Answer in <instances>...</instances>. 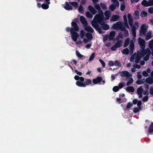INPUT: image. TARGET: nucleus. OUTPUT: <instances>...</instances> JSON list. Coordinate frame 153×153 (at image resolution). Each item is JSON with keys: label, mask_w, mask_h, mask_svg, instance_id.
<instances>
[{"label": "nucleus", "mask_w": 153, "mask_h": 153, "mask_svg": "<svg viewBox=\"0 0 153 153\" xmlns=\"http://www.w3.org/2000/svg\"><path fill=\"white\" fill-rule=\"evenodd\" d=\"M138 44L140 45L141 49L140 51H138L137 53H134V58L135 62L138 63L141 58L145 56L143 59L144 60L147 61L151 54V51L149 48L145 50L146 42L144 40L140 38L138 39Z\"/></svg>", "instance_id": "1"}, {"label": "nucleus", "mask_w": 153, "mask_h": 153, "mask_svg": "<svg viewBox=\"0 0 153 153\" xmlns=\"http://www.w3.org/2000/svg\"><path fill=\"white\" fill-rule=\"evenodd\" d=\"M97 10L99 13L95 15L94 18V20L91 22V24L92 27L97 31L99 33L102 34L104 33L102 32V29L97 23V21L104 19V17L103 13L101 8Z\"/></svg>", "instance_id": "2"}, {"label": "nucleus", "mask_w": 153, "mask_h": 153, "mask_svg": "<svg viewBox=\"0 0 153 153\" xmlns=\"http://www.w3.org/2000/svg\"><path fill=\"white\" fill-rule=\"evenodd\" d=\"M132 74L129 73L127 71H124L120 72V76L122 77V80L124 81H127L129 78L132 77Z\"/></svg>", "instance_id": "3"}, {"label": "nucleus", "mask_w": 153, "mask_h": 153, "mask_svg": "<svg viewBox=\"0 0 153 153\" xmlns=\"http://www.w3.org/2000/svg\"><path fill=\"white\" fill-rule=\"evenodd\" d=\"M148 28V26L145 24L142 25L140 28L139 33L140 36L145 35L146 33Z\"/></svg>", "instance_id": "4"}, {"label": "nucleus", "mask_w": 153, "mask_h": 153, "mask_svg": "<svg viewBox=\"0 0 153 153\" xmlns=\"http://www.w3.org/2000/svg\"><path fill=\"white\" fill-rule=\"evenodd\" d=\"M104 19L97 21V23L100 25L102 26V29L103 30H107L110 28L109 26L105 23Z\"/></svg>", "instance_id": "5"}, {"label": "nucleus", "mask_w": 153, "mask_h": 153, "mask_svg": "<svg viewBox=\"0 0 153 153\" xmlns=\"http://www.w3.org/2000/svg\"><path fill=\"white\" fill-rule=\"evenodd\" d=\"M142 102L140 101H138L137 99H134V105L137 104V108L135 107L134 108V113L137 112L140 110H141L140 105Z\"/></svg>", "instance_id": "6"}, {"label": "nucleus", "mask_w": 153, "mask_h": 153, "mask_svg": "<svg viewBox=\"0 0 153 153\" xmlns=\"http://www.w3.org/2000/svg\"><path fill=\"white\" fill-rule=\"evenodd\" d=\"M72 26L73 27V28H71L72 31H78L79 30V28L77 24L75 22H73L71 23Z\"/></svg>", "instance_id": "7"}, {"label": "nucleus", "mask_w": 153, "mask_h": 153, "mask_svg": "<svg viewBox=\"0 0 153 153\" xmlns=\"http://www.w3.org/2000/svg\"><path fill=\"white\" fill-rule=\"evenodd\" d=\"M71 37L72 39L74 42L76 41L79 35L76 31H73L71 33Z\"/></svg>", "instance_id": "8"}, {"label": "nucleus", "mask_w": 153, "mask_h": 153, "mask_svg": "<svg viewBox=\"0 0 153 153\" xmlns=\"http://www.w3.org/2000/svg\"><path fill=\"white\" fill-rule=\"evenodd\" d=\"M133 19L128 20V24L130 26H131V32L133 36L132 39L134 40V25H133Z\"/></svg>", "instance_id": "9"}, {"label": "nucleus", "mask_w": 153, "mask_h": 153, "mask_svg": "<svg viewBox=\"0 0 153 153\" xmlns=\"http://www.w3.org/2000/svg\"><path fill=\"white\" fill-rule=\"evenodd\" d=\"M102 80V78L101 77H97L96 79H93V82L94 84H100Z\"/></svg>", "instance_id": "10"}, {"label": "nucleus", "mask_w": 153, "mask_h": 153, "mask_svg": "<svg viewBox=\"0 0 153 153\" xmlns=\"http://www.w3.org/2000/svg\"><path fill=\"white\" fill-rule=\"evenodd\" d=\"M121 23V22H117L116 24L113 25L111 28L114 30H118Z\"/></svg>", "instance_id": "11"}, {"label": "nucleus", "mask_w": 153, "mask_h": 153, "mask_svg": "<svg viewBox=\"0 0 153 153\" xmlns=\"http://www.w3.org/2000/svg\"><path fill=\"white\" fill-rule=\"evenodd\" d=\"M88 9L90 12L93 15H95L97 13V11L91 5H89L88 7Z\"/></svg>", "instance_id": "12"}, {"label": "nucleus", "mask_w": 153, "mask_h": 153, "mask_svg": "<svg viewBox=\"0 0 153 153\" xmlns=\"http://www.w3.org/2000/svg\"><path fill=\"white\" fill-rule=\"evenodd\" d=\"M116 34L115 32L114 31H111L109 34L108 36V39L109 41H111L113 39L114 37Z\"/></svg>", "instance_id": "13"}, {"label": "nucleus", "mask_w": 153, "mask_h": 153, "mask_svg": "<svg viewBox=\"0 0 153 153\" xmlns=\"http://www.w3.org/2000/svg\"><path fill=\"white\" fill-rule=\"evenodd\" d=\"M65 5L64 6V8L67 10H73V7L72 6L70 5L67 1H66L65 3Z\"/></svg>", "instance_id": "14"}, {"label": "nucleus", "mask_w": 153, "mask_h": 153, "mask_svg": "<svg viewBox=\"0 0 153 153\" xmlns=\"http://www.w3.org/2000/svg\"><path fill=\"white\" fill-rule=\"evenodd\" d=\"M81 22L85 25H87V22L85 18L83 16H81L80 18Z\"/></svg>", "instance_id": "15"}, {"label": "nucleus", "mask_w": 153, "mask_h": 153, "mask_svg": "<svg viewBox=\"0 0 153 153\" xmlns=\"http://www.w3.org/2000/svg\"><path fill=\"white\" fill-rule=\"evenodd\" d=\"M104 15L105 17H104V20H108L111 16V13L108 10L105 11L104 13Z\"/></svg>", "instance_id": "16"}, {"label": "nucleus", "mask_w": 153, "mask_h": 153, "mask_svg": "<svg viewBox=\"0 0 153 153\" xmlns=\"http://www.w3.org/2000/svg\"><path fill=\"white\" fill-rule=\"evenodd\" d=\"M120 16L118 15H113L111 19V21L115 22L117 21L119 18Z\"/></svg>", "instance_id": "17"}, {"label": "nucleus", "mask_w": 153, "mask_h": 153, "mask_svg": "<svg viewBox=\"0 0 153 153\" xmlns=\"http://www.w3.org/2000/svg\"><path fill=\"white\" fill-rule=\"evenodd\" d=\"M152 31H149L147 33L145 37L146 40H148L152 38Z\"/></svg>", "instance_id": "18"}, {"label": "nucleus", "mask_w": 153, "mask_h": 153, "mask_svg": "<svg viewBox=\"0 0 153 153\" xmlns=\"http://www.w3.org/2000/svg\"><path fill=\"white\" fill-rule=\"evenodd\" d=\"M86 25L85 26V29L87 31L91 33L94 32V30L92 27L90 26H88L87 25Z\"/></svg>", "instance_id": "19"}, {"label": "nucleus", "mask_w": 153, "mask_h": 153, "mask_svg": "<svg viewBox=\"0 0 153 153\" xmlns=\"http://www.w3.org/2000/svg\"><path fill=\"white\" fill-rule=\"evenodd\" d=\"M142 86H141L140 88H138L137 90V94L138 95L139 97L140 98L142 97V92L143 91V89L142 88Z\"/></svg>", "instance_id": "20"}, {"label": "nucleus", "mask_w": 153, "mask_h": 153, "mask_svg": "<svg viewBox=\"0 0 153 153\" xmlns=\"http://www.w3.org/2000/svg\"><path fill=\"white\" fill-rule=\"evenodd\" d=\"M130 41V38H128L125 39L124 41V44L123 45L124 47H127L129 44Z\"/></svg>", "instance_id": "21"}, {"label": "nucleus", "mask_w": 153, "mask_h": 153, "mask_svg": "<svg viewBox=\"0 0 153 153\" xmlns=\"http://www.w3.org/2000/svg\"><path fill=\"white\" fill-rule=\"evenodd\" d=\"M146 82L150 84L153 83V79L150 77H148L146 79Z\"/></svg>", "instance_id": "22"}, {"label": "nucleus", "mask_w": 153, "mask_h": 153, "mask_svg": "<svg viewBox=\"0 0 153 153\" xmlns=\"http://www.w3.org/2000/svg\"><path fill=\"white\" fill-rule=\"evenodd\" d=\"M141 4L145 7H149V1L146 0H143L141 2Z\"/></svg>", "instance_id": "23"}, {"label": "nucleus", "mask_w": 153, "mask_h": 153, "mask_svg": "<svg viewBox=\"0 0 153 153\" xmlns=\"http://www.w3.org/2000/svg\"><path fill=\"white\" fill-rule=\"evenodd\" d=\"M76 84L77 86L80 87H85V85L84 83L80 81H78L76 82Z\"/></svg>", "instance_id": "24"}, {"label": "nucleus", "mask_w": 153, "mask_h": 153, "mask_svg": "<svg viewBox=\"0 0 153 153\" xmlns=\"http://www.w3.org/2000/svg\"><path fill=\"white\" fill-rule=\"evenodd\" d=\"M126 90L127 91L132 92H134V87L131 86H129L126 88Z\"/></svg>", "instance_id": "25"}, {"label": "nucleus", "mask_w": 153, "mask_h": 153, "mask_svg": "<svg viewBox=\"0 0 153 153\" xmlns=\"http://www.w3.org/2000/svg\"><path fill=\"white\" fill-rule=\"evenodd\" d=\"M127 81V82L126 83V85L127 86H129L133 83V79L132 78H131L130 77L128 78Z\"/></svg>", "instance_id": "26"}, {"label": "nucleus", "mask_w": 153, "mask_h": 153, "mask_svg": "<svg viewBox=\"0 0 153 153\" xmlns=\"http://www.w3.org/2000/svg\"><path fill=\"white\" fill-rule=\"evenodd\" d=\"M84 83L86 87L87 85H89L91 83V80L90 79H86Z\"/></svg>", "instance_id": "27"}, {"label": "nucleus", "mask_w": 153, "mask_h": 153, "mask_svg": "<svg viewBox=\"0 0 153 153\" xmlns=\"http://www.w3.org/2000/svg\"><path fill=\"white\" fill-rule=\"evenodd\" d=\"M122 41L121 40H118L117 42L114 45L117 48H120L121 45Z\"/></svg>", "instance_id": "28"}, {"label": "nucleus", "mask_w": 153, "mask_h": 153, "mask_svg": "<svg viewBox=\"0 0 153 153\" xmlns=\"http://www.w3.org/2000/svg\"><path fill=\"white\" fill-rule=\"evenodd\" d=\"M86 36L88 39L91 40L93 39V37L91 33H87L86 34Z\"/></svg>", "instance_id": "29"}, {"label": "nucleus", "mask_w": 153, "mask_h": 153, "mask_svg": "<svg viewBox=\"0 0 153 153\" xmlns=\"http://www.w3.org/2000/svg\"><path fill=\"white\" fill-rule=\"evenodd\" d=\"M133 105L132 103L131 102H128L126 108L124 109L125 111L128 109Z\"/></svg>", "instance_id": "30"}, {"label": "nucleus", "mask_w": 153, "mask_h": 153, "mask_svg": "<svg viewBox=\"0 0 153 153\" xmlns=\"http://www.w3.org/2000/svg\"><path fill=\"white\" fill-rule=\"evenodd\" d=\"M122 53L123 54L127 55L129 53L128 49L126 48H124L122 51Z\"/></svg>", "instance_id": "31"}, {"label": "nucleus", "mask_w": 153, "mask_h": 153, "mask_svg": "<svg viewBox=\"0 0 153 153\" xmlns=\"http://www.w3.org/2000/svg\"><path fill=\"white\" fill-rule=\"evenodd\" d=\"M69 3L74 7H78V4L76 2L70 1Z\"/></svg>", "instance_id": "32"}, {"label": "nucleus", "mask_w": 153, "mask_h": 153, "mask_svg": "<svg viewBox=\"0 0 153 153\" xmlns=\"http://www.w3.org/2000/svg\"><path fill=\"white\" fill-rule=\"evenodd\" d=\"M149 47L151 50H152L153 49V39L149 41Z\"/></svg>", "instance_id": "33"}, {"label": "nucleus", "mask_w": 153, "mask_h": 153, "mask_svg": "<svg viewBox=\"0 0 153 153\" xmlns=\"http://www.w3.org/2000/svg\"><path fill=\"white\" fill-rule=\"evenodd\" d=\"M130 49L131 51H133L134 50V42L132 40L131 41V44L129 46Z\"/></svg>", "instance_id": "34"}, {"label": "nucleus", "mask_w": 153, "mask_h": 153, "mask_svg": "<svg viewBox=\"0 0 153 153\" xmlns=\"http://www.w3.org/2000/svg\"><path fill=\"white\" fill-rule=\"evenodd\" d=\"M147 13L145 11H142L140 14V16L142 17H146L147 16Z\"/></svg>", "instance_id": "35"}, {"label": "nucleus", "mask_w": 153, "mask_h": 153, "mask_svg": "<svg viewBox=\"0 0 153 153\" xmlns=\"http://www.w3.org/2000/svg\"><path fill=\"white\" fill-rule=\"evenodd\" d=\"M41 7L44 9H47L48 8L49 6L45 4H43L41 5Z\"/></svg>", "instance_id": "36"}, {"label": "nucleus", "mask_w": 153, "mask_h": 153, "mask_svg": "<svg viewBox=\"0 0 153 153\" xmlns=\"http://www.w3.org/2000/svg\"><path fill=\"white\" fill-rule=\"evenodd\" d=\"M114 64L115 65L118 66L119 67H121L122 65L121 63L117 60L115 61Z\"/></svg>", "instance_id": "37"}, {"label": "nucleus", "mask_w": 153, "mask_h": 153, "mask_svg": "<svg viewBox=\"0 0 153 153\" xmlns=\"http://www.w3.org/2000/svg\"><path fill=\"white\" fill-rule=\"evenodd\" d=\"M78 11L81 13H83V7L82 5H80L78 8Z\"/></svg>", "instance_id": "38"}, {"label": "nucleus", "mask_w": 153, "mask_h": 153, "mask_svg": "<svg viewBox=\"0 0 153 153\" xmlns=\"http://www.w3.org/2000/svg\"><path fill=\"white\" fill-rule=\"evenodd\" d=\"M139 18V13L138 11L134 12V19H138Z\"/></svg>", "instance_id": "39"}, {"label": "nucleus", "mask_w": 153, "mask_h": 153, "mask_svg": "<svg viewBox=\"0 0 153 153\" xmlns=\"http://www.w3.org/2000/svg\"><path fill=\"white\" fill-rule=\"evenodd\" d=\"M94 57L95 53H93L91 54V56H90L88 60L90 62L92 61Z\"/></svg>", "instance_id": "40"}, {"label": "nucleus", "mask_w": 153, "mask_h": 153, "mask_svg": "<svg viewBox=\"0 0 153 153\" xmlns=\"http://www.w3.org/2000/svg\"><path fill=\"white\" fill-rule=\"evenodd\" d=\"M116 8V6L114 5L111 4L109 6V9L111 11H113Z\"/></svg>", "instance_id": "41"}, {"label": "nucleus", "mask_w": 153, "mask_h": 153, "mask_svg": "<svg viewBox=\"0 0 153 153\" xmlns=\"http://www.w3.org/2000/svg\"><path fill=\"white\" fill-rule=\"evenodd\" d=\"M76 54L79 58H82L83 55L81 54L78 51H76Z\"/></svg>", "instance_id": "42"}, {"label": "nucleus", "mask_w": 153, "mask_h": 153, "mask_svg": "<svg viewBox=\"0 0 153 153\" xmlns=\"http://www.w3.org/2000/svg\"><path fill=\"white\" fill-rule=\"evenodd\" d=\"M125 7V3H123L121 4L120 5V10L122 11H123L124 10Z\"/></svg>", "instance_id": "43"}, {"label": "nucleus", "mask_w": 153, "mask_h": 153, "mask_svg": "<svg viewBox=\"0 0 153 153\" xmlns=\"http://www.w3.org/2000/svg\"><path fill=\"white\" fill-rule=\"evenodd\" d=\"M86 16L88 18H91L93 17L92 15L89 12H87L85 13Z\"/></svg>", "instance_id": "44"}, {"label": "nucleus", "mask_w": 153, "mask_h": 153, "mask_svg": "<svg viewBox=\"0 0 153 153\" xmlns=\"http://www.w3.org/2000/svg\"><path fill=\"white\" fill-rule=\"evenodd\" d=\"M119 30L121 31H124L126 30L125 27L123 26L122 23H121Z\"/></svg>", "instance_id": "45"}, {"label": "nucleus", "mask_w": 153, "mask_h": 153, "mask_svg": "<svg viewBox=\"0 0 153 153\" xmlns=\"http://www.w3.org/2000/svg\"><path fill=\"white\" fill-rule=\"evenodd\" d=\"M119 90V88L118 86H115L113 88V90L114 92L118 91Z\"/></svg>", "instance_id": "46"}, {"label": "nucleus", "mask_w": 153, "mask_h": 153, "mask_svg": "<svg viewBox=\"0 0 153 153\" xmlns=\"http://www.w3.org/2000/svg\"><path fill=\"white\" fill-rule=\"evenodd\" d=\"M100 5L101 7L102 8V9L104 10H105L107 8V7L104 3H100Z\"/></svg>", "instance_id": "47"}, {"label": "nucleus", "mask_w": 153, "mask_h": 153, "mask_svg": "<svg viewBox=\"0 0 153 153\" xmlns=\"http://www.w3.org/2000/svg\"><path fill=\"white\" fill-rule=\"evenodd\" d=\"M85 32L83 30H81L80 32V36L81 39L83 38L85 36Z\"/></svg>", "instance_id": "48"}, {"label": "nucleus", "mask_w": 153, "mask_h": 153, "mask_svg": "<svg viewBox=\"0 0 153 153\" xmlns=\"http://www.w3.org/2000/svg\"><path fill=\"white\" fill-rule=\"evenodd\" d=\"M149 131L150 132H153V122L151 123L149 129Z\"/></svg>", "instance_id": "49"}, {"label": "nucleus", "mask_w": 153, "mask_h": 153, "mask_svg": "<svg viewBox=\"0 0 153 153\" xmlns=\"http://www.w3.org/2000/svg\"><path fill=\"white\" fill-rule=\"evenodd\" d=\"M148 12L150 14L153 13V7H151L149 8L148 10Z\"/></svg>", "instance_id": "50"}, {"label": "nucleus", "mask_w": 153, "mask_h": 153, "mask_svg": "<svg viewBox=\"0 0 153 153\" xmlns=\"http://www.w3.org/2000/svg\"><path fill=\"white\" fill-rule=\"evenodd\" d=\"M142 75L145 77H147L149 76L148 73L146 71H144L142 73Z\"/></svg>", "instance_id": "51"}, {"label": "nucleus", "mask_w": 153, "mask_h": 153, "mask_svg": "<svg viewBox=\"0 0 153 153\" xmlns=\"http://www.w3.org/2000/svg\"><path fill=\"white\" fill-rule=\"evenodd\" d=\"M99 61L100 63L102 64V67H105V64L104 61L101 59H100Z\"/></svg>", "instance_id": "52"}, {"label": "nucleus", "mask_w": 153, "mask_h": 153, "mask_svg": "<svg viewBox=\"0 0 153 153\" xmlns=\"http://www.w3.org/2000/svg\"><path fill=\"white\" fill-rule=\"evenodd\" d=\"M125 85V83L123 82H121L118 85V87L120 88H123L124 85Z\"/></svg>", "instance_id": "53"}, {"label": "nucleus", "mask_w": 153, "mask_h": 153, "mask_svg": "<svg viewBox=\"0 0 153 153\" xmlns=\"http://www.w3.org/2000/svg\"><path fill=\"white\" fill-rule=\"evenodd\" d=\"M94 7L97 10L100 9L101 8L99 4H95Z\"/></svg>", "instance_id": "54"}, {"label": "nucleus", "mask_w": 153, "mask_h": 153, "mask_svg": "<svg viewBox=\"0 0 153 153\" xmlns=\"http://www.w3.org/2000/svg\"><path fill=\"white\" fill-rule=\"evenodd\" d=\"M108 65L110 66H112L114 65V63L112 61H109L108 63Z\"/></svg>", "instance_id": "55"}, {"label": "nucleus", "mask_w": 153, "mask_h": 153, "mask_svg": "<svg viewBox=\"0 0 153 153\" xmlns=\"http://www.w3.org/2000/svg\"><path fill=\"white\" fill-rule=\"evenodd\" d=\"M124 25L125 27H126L128 29L129 28L127 22H124Z\"/></svg>", "instance_id": "56"}, {"label": "nucleus", "mask_w": 153, "mask_h": 153, "mask_svg": "<svg viewBox=\"0 0 153 153\" xmlns=\"http://www.w3.org/2000/svg\"><path fill=\"white\" fill-rule=\"evenodd\" d=\"M66 31H67V32H69L70 31L71 33L73 31H72L71 28L70 27H67L66 28Z\"/></svg>", "instance_id": "57"}, {"label": "nucleus", "mask_w": 153, "mask_h": 153, "mask_svg": "<svg viewBox=\"0 0 153 153\" xmlns=\"http://www.w3.org/2000/svg\"><path fill=\"white\" fill-rule=\"evenodd\" d=\"M74 72L79 76H81L82 75V73L81 72L78 71L76 70H74Z\"/></svg>", "instance_id": "58"}, {"label": "nucleus", "mask_w": 153, "mask_h": 153, "mask_svg": "<svg viewBox=\"0 0 153 153\" xmlns=\"http://www.w3.org/2000/svg\"><path fill=\"white\" fill-rule=\"evenodd\" d=\"M149 6H153V0H148Z\"/></svg>", "instance_id": "59"}, {"label": "nucleus", "mask_w": 153, "mask_h": 153, "mask_svg": "<svg viewBox=\"0 0 153 153\" xmlns=\"http://www.w3.org/2000/svg\"><path fill=\"white\" fill-rule=\"evenodd\" d=\"M148 97L147 96H145L143 99V101L144 102H146L148 100Z\"/></svg>", "instance_id": "60"}, {"label": "nucleus", "mask_w": 153, "mask_h": 153, "mask_svg": "<svg viewBox=\"0 0 153 153\" xmlns=\"http://www.w3.org/2000/svg\"><path fill=\"white\" fill-rule=\"evenodd\" d=\"M130 61L132 62H134V53L132 54L130 59Z\"/></svg>", "instance_id": "61"}, {"label": "nucleus", "mask_w": 153, "mask_h": 153, "mask_svg": "<svg viewBox=\"0 0 153 153\" xmlns=\"http://www.w3.org/2000/svg\"><path fill=\"white\" fill-rule=\"evenodd\" d=\"M150 94L152 95H153V87H151L150 89Z\"/></svg>", "instance_id": "62"}, {"label": "nucleus", "mask_w": 153, "mask_h": 153, "mask_svg": "<svg viewBox=\"0 0 153 153\" xmlns=\"http://www.w3.org/2000/svg\"><path fill=\"white\" fill-rule=\"evenodd\" d=\"M117 48L114 45V46L111 47V49L113 51H115L116 50Z\"/></svg>", "instance_id": "63"}, {"label": "nucleus", "mask_w": 153, "mask_h": 153, "mask_svg": "<svg viewBox=\"0 0 153 153\" xmlns=\"http://www.w3.org/2000/svg\"><path fill=\"white\" fill-rule=\"evenodd\" d=\"M124 31V36H125V37L127 36L128 34V31L126 29L125 31Z\"/></svg>", "instance_id": "64"}]
</instances>
